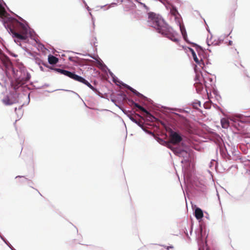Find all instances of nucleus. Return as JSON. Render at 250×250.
<instances>
[{
	"mask_svg": "<svg viewBox=\"0 0 250 250\" xmlns=\"http://www.w3.org/2000/svg\"><path fill=\"white\" fill-rule=\"evenodd\" d=\"M80 82L86 85L88 87H89L93 91H94V92L97 91V90L95 88H94L88 81H87L83 78V77L82 78Z\"/></svg>",
	"mask_w": 250,
	"mask_h": 250,
	"instance_id": "9d476101",
	"label": "nucleus"
},
{
	"mask_svg": "<svg viewBox=\"0 0 250 250\" xmlns=\"http://www.w3.org/2000/svg\"><path fill=\"white\" fill-rule=\"evenodd\" d=\"M130 103L132 105H134L135 107L139 108L140 110L145 113L147 117H152V115L145 108L138 104L135 103L132 100L130 101Z\"/></svg>",
	"mask_w": 250,
	"mask_h": 250,
	"instance_id": "423d86ee",
	"label": "nucleus"
},
{
	"mask_svg": "<svg viewBox=\"0 0 250 250\" xmlns=\"http://www.w3.org/2000/svg\"><path fill=\"white\" fill-rule=\"evenodd\" d=\"M54 70H55L56 71L62 74H63L65 76H68V74H69V71H67V70H63V69H60V68H54Z\"/></svg>",
	"mask_w": 250,
	"mask_h": 250,
	"instance_id": "ddd939ff",
	"label": "nucleus"
},
{
	"mask_svg": "<svg viewBox=\"0 0 250 250\" xmlns=\"http://www.w3.org/2000/svg\"><path fill=\"white\" fill-rule=\"evenodd\" d=\"M147 22L149 25L155 28L159 33L175 42H179L178 34L166 22L160 15L152 12H149Z\"/></svg>",
	"mask_w": 250,
	"mask_h": 250,
	"instance_id": "f257e3e1",
	"label": "nucleus"
},
{
	"mask_svg": "<svg viewBox=\"0 0 250 250\" xmlns=\"http://www.w3.org/2000/svg\"><path fill=\"white\" fill-rule=\"evenodd\" d=\"M48 60L49 63L51 64H55L59 61L58 58L51 55L48 56Z\"/></svg>",
	"mask_w": 250,
	"mask_h": 250,
	"instance_id": "9b49d317",
	"label": "nucleus"
},
{
	"mask_svg": "<svg viewBox=\"0 0 250 250\" xmlns=\"http://www.w3.org/2000/svg\"><path fill=\"white\" fill-rule=\"evenodd\" d=\"M127 88L129 89L130 91H131L132 93H133L134 94H135L138 98H140L142 100H146V97L145 96H144L143 94H141L139 92H138L137 90L133 88L132 87L127 85L126 86Z\"/></svg>",
	"mask_w": 250,
	"mask_h": 250,
	"instance_id": "0eeeda50",
	"label": "nucleus"
},
{
	"mask_svg": "<svg viewBox=\"0 0 250 250\" xmlns=\"http://www.w3.org/2000/svg\"><path fill=\"white\" fill-rule=\"evenodd\" d=\"M30 76L27 73H23V76H20L16 81L11 83L12 87L15 89H18L20 87L24 84L30 79Z\"/></svg>",
	"mask_w": 250,
	"mask_h": 250,
	"instance_id": "7ed1b4c3",
	"label": "nucleus"
},
{
	"mask_svg": "<svg viewBox=\"0 0 250 250\" xmlns=\"http://www.w3.org/2000/svg\"><path fill=\"white\" fill-rule=\"evenodd\" d=\"M3 103L6 105H11L14 102H12L8 97H6L2 100Z\"/></svg>",
	"mask_w": 250,
	"mask_h": 250,
	"instance_id": "2eb2a0df",
	"label": "nucleus"
},
{
	"mask_svg": "<svg viewBox=\"0 0 250 250\" xmlns=\"http://www.w3.org/2000/svg\"><path fill=\"white\" fill-rule=\"evenodd\" d=\"M6 13L4 7L0 4V17L2 18L5 17Z\"/></svg>",
	"mask_w": 250,
	"mask_h": 250,
	"instance_id": "dca6fc26",
	"label": "nucleus"
},
{
	"mask_svg": "<svg viewBox=\"0 0 250 250\" xmlns=\"http://www.w3.org/2000/svg\"><path fill=\"white\" fill-rule=\"evenodd\" d=\"M241 66L242 67H244V66H243V65H242V64H241Z\"/></svg>",
	"mask_w": 250,
	"mask_h": 250,
	"instance_id": "4be33fe9",
	"label": "nucleus"
},
{
	"mask_svg": "<svg viewBox=\"0 0 250 250\" xmlns=\"http://www.w3.org/2000/svg\"><path fill=\"white\" fill-rule=\"evenodd\" d=\"M130 119L132 121H133L134 122L136 123H137V121L134 119L133 117H130Z\"/></svg>",
	"mask_w": 250,
	"mask_h": 250,
	"instance_id": "aec40b11",
	"label": "nucleus"
},
{
	"mask_svg": "<svg viewBox=\"0 0 250 250\" xmlns=\"http://www.w3.org/2000/svg\"><path fill=\"white\" fill-rule=\"evenodd\" d=\"M182 140V137L176 132L171 131L170 135V141L173 144H177Z\"/></svg>",
	"mask_w": 250,
	"mask_h": 250,
	"instance_id": "20e7f679",
	"label": "nucleus"
},
{
	"mask_svg": "<svg viewBox=\"0 0 250 250\" xmlns=\"http://www.w3.org/2000/svg\"><path fill=\"white\" fill-rule=\"evenodd\" d=\"M67 77H68L69 78H70L75 81H78L79 82H80V81L82 78V77L77 75L74 72H69V74H68Z\"/></svg>",
	"mask_w": 250,
	"mask_h": 250,
	"instance_id": "6e6552de",
	"label": "nucleus"
},
{
	"mask_svg": "<svg viewBox=\"0 0 250 250\" xmlns=\"http://www.w3.org/2000/svg\"><path fill=\"white\" fill-rule=\"evenodd\" d=\"M249 117V121L250 122V115L248 117Z\"/></svg>",
	"mask_w": 250,
	"mask_h": 250,
	"instance_id": "412c9836",
	"label": "nucleus"
},
{
	"mask_svg": "<svg viewBox=\"0 0 250 250\" xmlns=\"http://www.w3.org/2000/svg\"><path fill=\"white\" fill-rule=\"evenodd\" d=\"M193 106L195 108H198L199 107L201 106V104L200 102H194L193 103Z\"/></svg>",
	"mask_w": 250,
	"mask_h": 250,
	"instance_id": "a211bd4d",
	"label": "nucleus"
},
{
	"mask_svg": "<svg viewBox=\"0 0 250 250\" xmlns=\"http://www.w3.org/2000/svg\"><path fill=\"white\" fill-rule=\"evenodd\" d=\"M190 50L191 52L194 61L196 62V63L199 64L202 68H203L204 67H205V64H204V63L203 60L202 59H201V60L198 59V58H197V57L196 56L195 52L192 49L190 48Z\"/></svg>",
	"mask_w": 250,
	"mask_h": 250,
	"instance_id": "39448f33",
	"label": "nucleus"
},
{
	"mask_svg": "<svg viewBox=\"0 0 250 250\" xmlns=\"http://www.w3.org/2000/svg\"><path fill=\"white\" fill-rule=\"evenodd\" d=\"M171 149L172 150L174 154L178 156H181L183 153L185 152V151H184V150L180 149L177 148H173Z\"/></svg>",
	"mask_w": 250,
	"mask_h": 250,
	"instance_id": "4468645a",
	"label": "nucleus"
},
{
	"mask_svg": "<svg viewBox=\"0 0 250 250\" xmlns=\"http://www.w3.org/2000/svg\"><path fill=\"white\" fill-rule=\"evenodd\" d=\"M221 125L223 128H227L229 125V122L228 119L223 118L221 121Z\"/></svg>",
	"mask_w": 250,
	"mask_h": 250,
	"instance_id": "f8f14e48",
	"label": "nucleus"
},
{
	"mask_svg": "<svg viewBox=\"0 0 250 250\" xmlns=\"http://www.w3.org/2000/svg\"><path fill=\"white\" fill-rule=\"evenodd\" d=\"M135 0L136 2H138L139 3H140V4H141L142 5H143V7L147 10H148L149 9L148 7L145 3L141 2V0Z\"/></svg>",
	"mask_w": 250,
	"mask_h": 250,
	"instance_id": "6ab92c4d",
	"label": "nucleus"
},
{
	"mask_svg": "<svg viewBox=\"0 0 250 250\" xmlns=\"http://www.w3.org/2000/svg\"><path fill=\"white\" fill-rule=\"evenodd\" d=\"M195 216L197 219H201L203 217V212L200 208H196L195 210Z\"/></svg>",
	"mask_w": 250,
	"mask_h": 250,
	"instance_id": "1a4fd4ad",
	"label": "nucleus"
},
{
	"mask_svg": "<svg viewBox=\"0 0 250 250\" xmlns=\"http://www.w3.org/2000/svg\"><path fill=\"white\" fill-rule=\"evenodd\" d=\"M170 13L175 17H177V15H178V11L175 7H172L171 9Z\"/></svg>",
	"mask_w": 250,
	"mask_h": 250,
	"instance_id": "f3484780",
	"label": "nucleus"
},
{
	"mask_svg": "<svg viewBox=\"0 0 250 250\" xmlns=\"http://www.w3.org/2000/svg\"><path fill=\"white\" fill-rule=\"evenodd\" d=\"M18 18L25 23L19 21L16 19L12 18L9 21L8 28L13 37L20 40L25 41L28 38V26L22 18L20 17Z\"/></svg>",
	"mask_w": 250,
	"mask_h": 250,
	"instance_id": "f03ea898",
	"label": "nucleus"
}]
</instances>
